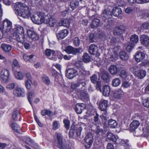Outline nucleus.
Returning <instances> with one entry per match:
<instances>
[{
    "label": "nucleus",
    "instance_id": "nucleus-1",
    "mask_svg": "<svg viewBox=\"0 0 149 149\" xmlns=\"http://www.w3.org/2000/svg\"><path fill=\"white\" fill-rule=\"evenodd\" d=\"M7 23L6 24V31L9 32V35L13 39L16 40L18 42L17 45L21 47L23 45L24 35V31L23 27L19 25H15L14 28H13L12 22L8 19H6Z\"/></svg>",
    "mask_w": 149,
    "mask_h": 149
},
{
    "label": "nucleus",
    "instance_id": "nucleus-2",
    "mask_svg": "<svg viewBox=\"0 0 149 149\" xmlns=\"http://www.w3.org/2000/svg\"><path fill=\"white\" fill-rule=\"evenodd\" d=\"M14 10L15 13L18 16L26 18L30 17L29 7L25 4L20 2L15 3Z\"/></svg>",
    "mask_w": 149,
    "mask_h": 149
},
{
    "label": "nucleus",
    "instance_id": "nucleus-3",
    "mask_svg": "<svg viewBox=\"0 0 149 149\" xmlns=\"http://www.w3.org/2000/svg\"><path fill=\"white\" fill-rule=\"evenodd\" d=\"M85 79H82L79 78L77 83H72L71 84V87L73 89H75L79 86L82 87L80 91V97L81 99L84 101L88 100H89L88 95L86 93V90L84 86L86 85Z\"/></svg>",
    "mask_w": 149,
    "mask_h": 149
},
{
    "label": "nucleus",
    "instance_id": "nucleus-4",
    "mask_svg": "<svg viewBox=\"0 0 149 149\" xmlns=\"http://www.w3.org/2000/svg\"><path fill=\"white\" fill-rule=\"evenodd\" d=\"M45 54L46 56L49 57L51 55L52 57L50 59L51 60L56 61L57 60L56 56L60 59H62L63 54L60 51L57 50H54L50 49H47L45 51Z\"/></svg>",
    "mask_w": 149,
    "mask_h": 149
},
{
    "label": "nucleus",
    "instance_id": "nucleus-5",
    "mask_svg": "<svg viewBox=\"0 0 149 149\" xmlns=\"http://www.w3.org/2000/svg\"><path fill=\"white\" fill-rule=\"evenodd\" d=\"M130 70L135 76L139 79H143L146 75L145 71L140 69L139 67L136 65L131 67Z\"/></svg>",
    "mask_w": 149,
    "mask_h": 149
},
{
    "label": "nucleus",
    "instance_id": "nucleus-6",
    "mask_svg": "<svg viewBox=\"0 0 149 149\" xmlns=\"http://www.w3.org/2000/svg\"><path fill=\"white\" fill-rule=\"evenodd\" d=\"M57 144L58 147L60 149H71V145L69 142H62V135L61 134L58 133L57 135Z\"/></svg>",
    "mask_w": 149,
    "mask_h": 149
},
{
    "label": "nucleus",
    "instance_id": "nucleus-7",
    "mask_svg": "<svg viewBox=\"0 0 149 149\" xmlns=\"http://www.w3.org/2000/svg\"><path fill=\"white\" fill-rule=\"evenodd\" d=\"M10 72L9 70L5 68L2 69L0 74V79L3 83L8 82Z\"/></svg>",
    "mask_w": 149,
    "mask_h": 149
},
{
    "label": "nucleus",
    "instance_id": "nucleus-8",
    "mask_svg": "<svg viewBox=\"0 0 149 149\" xmlns=\"http://www.w3.org/2000/svg\"><path fill=\"white\" fill-rule=\"evenodd\" d=\"M93 135L91 133H89L84 139L85 146L86 149H89L91 146L93 142Z\"/></svg>",
    "mask_w": 149,
    "mask_h": 149
},
{
    "label": "nucleus",
    "instance_id": "nucleus-9",
    "mask_svg": "<svg viewBox=\"0 0 149 149\" xmlns=\"http://www.w3.org/2000/svg\"><path fill=\"white\" fill-rule=\"evenodd\" d=\"M66 77L69 79H72L78 74L77 71L74 68H69L66 70Z\"/></svg>",
    "mask_w": 149,
    "mask_h": 149
},
{
    "label": "nucleus",
    "instance_id": "nucleus-10",
    "mask_svg": "<svg viewBox=\"0 0 149 149\" xmlns=\"http://www.w3.org/2000/svg\"><path fill=\"white\" fill-rule=\"evenodd\" d=\"M7 23L6 19H4L0 24V39H1L3 37V33H6L9 35V32H6V24Z\"/></svg>",
    "mask_w": 149,
    "mask_h": 149
},
{
    "label": "nucleus",
    "instance_id": "nucleus-11",
    "mask_svg": "<svg viewBox=\"0 0 149 149\" xmlns=\"http://www.w3.org/2000/svg\"><path fill=\"white\" fill-rule=\"evenodd\" d=\"M75 65L78 68L79 74L84 77L89 74V72L85 70L82 64L77 63H75Z\"/></svg>",
    "mask_w": 149,
    "mask_h": 149
},
{
    "label": "nucleus",
    "instance_id": "nucleus-12",
    "mask_svg": "<svg viewBox=\"0 0 149 149\" xmlns=\"http://www.w3.org/2000/svg\"><path fill=\"white\" fill-rule=\"evenodd\" d=\"M120 49V46H117L113 48L114 55H109L108 56L109 60L111 61H115L117 59L118 57V52Z\"/></svg>",
    "mask_w": 149,
    "mask_h": 149
},
{
    "label": "nucleus",
    "instance_id": "nucleus-13",
    "mask_svg": "<svg viewBox=\"0 0 149 149\" xmlns=\"http://www.w3.org/2000/svg\"><path fill=\"white\" fill-rule=\"evenodd\" d=\"M14 95L17 97H24L25 94L24 89L23 88L16 87L14 90Z\"/></svg>",
    "mask_w": 149,
    "mask_h": 149
},
{
    "label": "nucleus",
    "instance_id": "nucleus-14",
    "mask_svg": "<svg viewBox=\"0 0 149 149\" xmlns=\"http://www.w3.org/2000/svg\"><path fill=\"white\" fill-rule=\"evenodd\" d=\"M32 85L36 86L38 85L37 82L33 80L27 79L25 81V85L27 89L30 90L32 88Z\"/></svg>",
    "mask_w": 149,
    "mask_h": 149
},
{
    "label": "nucleus",
    "instance_id": "nucleus-15",
    "mask_svg": "<svg viewBox=\"0 0 149 149\" xmlns=\"http://www.w3.org/2000/svg\"><path fill=\"white\" fill-rule=\"evenodd\" d=\"M39 15H40V24L42 23H45L46 24L48 23L47 21L49 18V17L47 14H46L44 12H41Z\"/></svg>",
    "mask_w": 149,
    "mask_h": 149
},
{
    "label": "nucleus",
    "instance_id": "nucleus-16",
    "mask_svg": "<svg viewBox=\"0 0 149 149\" xmlns=\"http://www.w3.org/2000/svg\"><path fill=\"white\" fill-rule=\"evenodd\" d=\"M124 94V93L121 88L116 89L113 92V97L116 99H120Z\"/></svg>",
    "mask_w": 149,
    "mask_h": 149
},
{
    "label": "nucleus",
    "instance_id": "nucleus-17",
    "mask_svg": "<svg viewBox=\"0 0 149 149\" xmlns=\"http://www.w3.org/2000/svg\"><path fill=\"white\" fill-rule=\"evenodd\" d=\"M64 51L68 54H74L78 53L79 50L77 48H74L70 46H68L65 47Z\"/></svg>",
    "mask_w": 149,
    "mask_h": 149
},
{
    "label": "nucleus",
    "instance_id": "nucleus-18",
    "mask_svg": "<svg viewBox=\"0 0 149 149\" xmlns=\"http://www.w3.org/2000/svg\"><path fill=\"white\" fill-rule=\"evenodd\" d=\"M145 54L141 52H137L134 56L135 61L138 63L142 61L145 58Z\"/></svg>",
    "mask_w": 149,
    "mask_h": 149
},
{
    "label": "nucleus",
    "instance_id": "nucleus-19",
    "mask_svg": "<svg viewBox=\"0 0 149 149\" xmlns=\"http://www.w3.org/2000/svg\"><path fill=\"white\" fill-rule=\"evenodd\" d=\"M89 53L92 54H97L100 53V50L98 49L97 47L95 45L93 44L89 46Z\"/></svg>",
    "mask_w": 149,
    "mask_h": 149
},
{
    "label": "nucleus",
    "instance_id": "nucleus-20",
    "mask_svg": "<svg viewBox=\"0 0 149 149\" xmlns=\"http://www.w3.org/2000/svg\"><path fill=\"white\" fill-rule=\"evenodd\" d=\"M68 33V31L67 29L62 30L57 34L56 36L58 39L61 40L66 37Z\"/></svg>",
    "mask_w": 149,
    "mask_h": 149
},
{
    "label": "nucleus",
    "instance_id": "nucleus-21",
    "mask_svg": "<svg viewBox=\"0 0 149 149\" xmlns=\"http://www.w3.org/2000/svg\"><path fill=\"white\" fill-rule=\"evenodd\" d=\"M117 144L122 145V149H130L129 145L127 144V141L120 139L117 140Z\"/></svg>",
    "mask_w": 149,
    "mask_h": 149
},
{
    "label": "nucleus",
    "instance_id": "nucleus-22",
    "mask_svg": "<svg viewBox=\"0 0 149 149\" xmlns=\"http://www.w3.org/2000/svg\"><path fill=\"white\" fill-rule=\"evenodd\" d=\"M140 38L141 43L142 45L146 46L149 44V38L147 35H142Z\"/></svg>",
    "mask_w": 149,
    "mask_h": 149
},
{
    "label": "nucleus",
    "instance_id": "nucleus-23",
    "mask_svg": "<svg viewBox=\"0 0 149 149\" xmlns=\"http://www.w3.org/2000/svg\"><path fill=\"white\" fill-rule=\"evenodd\" d=\"M85 105L84 104L77 103L75 106V111L77 113L81 114L82 110L85 109Z\"/></svg>",
    "mask_w": 149,
    "mask_h": 149
},
{
    "label": "nucleus",
    "instance_id": "nucleus-24",
    "mask_svg": "<svg viewBox=\"0 0 149 149\" xmlns=\"http://www.w3.org/2000/svg\"><path fill=\"white\" fill-rule=\"evenodd\" d=\"M40 13H41V12H39L37 14H33L31 17V19L34 23L40 24V18L39 14Z\"/></svg>",
    "mask_w": 149,
    "mask_h": 149
},
{
    "label": "nucleus",
    "instance_id": "nucleus-25",
    "mask_svg": "<svg viewBox=\"0 0 149 149\" xmlns=\"http://www.w3.org/2000/svg\"><path fill=\"white\" fill-rule=\"evenodd\" d=\"M109 8H107V9H105L103 11L102 14V16L103 19H107L111 17V12Z\"/></svg>",
    "mask_w": 149,
    "mask_h": 149
},
{
    "label": "nucleus",
    "instance_id": "nucleus-26",
    "mask_svg": "<svg viewBox=\"0 0 149 149\" xmlns=\"http://www.w3.org/2000/svg\"><path fill=\"white\" fill-rule=\"evenodd\" d=\"M72 129H74V131L76 132L77 136H80L81 135V132L82 130V128L79 125H74L73 124L71 125Z\"/></svg>",
    "mask_w": 149,
    "mask_h": 149
},
{
    "label": "nucleus",
    "instance_id": "nucleus-27",
    "mask_svg": "<svg viewBox=\"0 0 149 149\" xmlns=\"http://www.w3.org/2000/svg\"><path fill=\"white\" fill-rule=\"evenodd\" d=\"M108 105V101L104 100L102 99L100 102V108L102 111L105 110Z\"/></svg>",
    "mask_w": 149,
    "mask_h": 149
},
{
    "label": "nucleus",
    "instance_id": "nucleus-28",
    "mask_svg": "<svg viewBox=\"0 0 149 149\" xmlns=\"http://www.w3.org/2000/svg\"><path fill=\"white\" fill-rule=\"evenodd\" d=\"M27 33L31 39L35 40L38 39V36L35 32L29 30L27 31Z\"/></svg>",
    "mask_w": 149,
    "mask_h": 149
},
{
    "label": "nucleus",
    "instance_id": "nucleus-29",
    "mask_svg": "<svg viewBox=\"0 0 149 149\" xmlns=\"http://www.w3.org/2000/svg\"><path fill=\"white\" fill-rule=\"evenodd\" d=\"M46 24L49 26L53 27L57 25V20L49 16Z\"/></svg>",
    "mask_w": 149,
    "mask_h": 149
},
{
    "label": "nucleus",
    "instance_id": "nucleus-30",
    "mask_svg": "<svg viewBox=\"0 0 149 149\" xmlns=\"http://www.w3.org/2000/svg\"><path fill=\"white\" fill-rule=\"evenodd\" d=\"M122 11L121 9L117 7L113 8L111 13V15H113L115 16H118L119 15L121 14Z\"/></svg>",
    "mask_w": 149,
    "mask_h": 149
},
{
    "label": "nucleus",
    "instance_id": "nucleus-31",
    "mask_svg": "<svg viewBox=\"0 0 149 149\" xmlns=\"http://www.w3.org/2000/svg\"><path fill=\"white\" fill-rule=\"evenodd\" d=\"M91 80L93 83L96 84L98 87H100V82L98 80L96 75L95 74H93L92 75L91 78Z\"/></svg>",
    "mask_w": 149,
    "mask_h": 149
},
{
    "label": "nucleus",
    "instance_id": "nucleus-32",
    "mask_svg": "<svg viewBox=\"0 0 149 149\" xmlns=\"http://www.w3.org/2000/svg\"><path fill=\"white\" fill-rule=\"evenodd\" d=\"M110 87L108 85H105L103 89V95L106 97L108 96L110 94Z\"/></svg>",
    "mask_w": 149,
    "mask_h": 149
},
{
    "label": "nucleus",
    "instance_id": "nucleus-33",
    "mask_svg": "<svg viewBox=\"0 0 149 149\" xmlns=\"http://www.w3.org/2000/svg\"><path fill=\"white\" fill-rule=\"evenodd\" d=\"M109 71L112 74H116L118 72V69L116 66L112 65L109 68Z\"/></svg>",
    "mask_w": 149,
    "mask_h": 149
},
{
    "label": "nucleus",
    "instance_id": "nucleus-34",
    "mask_svg": "<svg viewBox=\"0 0 149 149\" xmlns=\"http://www.w3.org/2000/svg\"><path fill=\"white\" fill-rule=\"evenodd\" d=\"M140 125L139 122L137 120L133 121L130 125V129L132 130H135Z\"/></svg>",
    "mask_w": 149,
    "mask_h": 149
},
{
    "label": "nucleus",
    "instance_id": "nucleus-35",
    "mask_svg": "<svg viewBox=\"0 0 149 149\" xmlns=\"http://www.w3.org/2000/svg\"><path fill=\"white\" fill-rule=\"evenodd\" d=\"M120 76L123 79H130L129 77H131L132 75L127 73L125 70H123L120 72Z\"/></svg>",
    "mask_w": 149,
    "mask_h": 149
},
{
    "label": "nucleus",
    "instance_id": "nucleus-36",
    "mask_svg": "<svg viewBox=\"0 0 149 149\" xmlns=\"http://www.w3.org/2000/svg\"><path fill=\"white\" fill-rule=\"evenodd\" d=\"M1 47L3 50L6 52H8L10 51L12 48L11 45L5 43L1 44Z\"/></svg>",
    "mask_w": 149,
    "mask_h": 149
},
{
    "label": "nucleus",
    "instance_id": "nucleus-37",
    "mask_svg": "<svg viewBox=\"0 0 149 149\" xmlns=\"http://www.w3.org/2000/svg\"><path fill=\"white\" fill-rule=\"evenodd\" d=\"M42 82L45 85H49L50 84V81L49 78L46 75H42L41 77Z\"/></svg>",
    "mask_w": 149,
    "mask_h": 149
},
{
    "label": "nucleus",
    "instance_id": "nucleus-38",
    "mask_svg": "<svg viewBox=\"0 0 149 149\" xmlns=\"http://www.w3.org/2000/svg\"><path fill=\"white\" fill-rule=\"evenodd\" d=\"M15 77L19 80H22L24 79V75L21 72H15L14 73Z\"/></svg>",
    "mask_w": 149,
    "mask_h": 149
},
{
    "label": "nucleus",
    "instance_id": "nucleus-39",
    "mask_svg": "<svg viewBox=\"0 0 149 149\" xmlns=\"http://www.w3.org/2000/svg\"><path fill=\"white\" fill-rule=\"evenodd\" d=\"M107 136L108 139L113 142H116L118 139V137L117 136H114L110 132L107 133Z\"/></svg>",
    "mask_w": 149,
    "mask_h": 149
},
{
    "label": "nucleus",
    "instance_id": "nucleus-40",
    "mask_svg": "<svg viewBox=\"0 0 149 149\" xmlns=\"http://www.w3.org/2000/svg\"><path fill=\"white\" fill-rule=\"evenodd\" d=\"M108 124L109 127L113 128L116 127L118 125L116 121L112 119H110L108 120Z\"/></svg>",
    "mask_w": 149,
    "mask_h": 149
},
{
    "label": "nucleus",
    "instance_id": "nucleus-41",
    "mask_svg": "<svg viewBox=\"0 0 149 149\" xmlns=\"http://www.w3.org/2000/svg\"><path fill=\"white\" fill-rule=\"evenodd\" d=\"M69 25L70 22L67 19L61 20L59 22V26H63L66 27H68Z\"/></svg>",
    "mask_w": 149,
    "mask_h": 149
},
{
    "label": "nucleus",
    "instance_id": "nucleus-42",
    "mask_svg": "<svg viewBox=\"0 0 149 149\" xmlns=\"http://www.w3.org/2000/svg\"><path fill=\"white\" fill-rule=\"evenodd\" d=\"M11 127L15 132L20 133L21 128L16 123H13L11 124Z\"/></svg>",
    "mask_w": 149,
    "mask_h": 149
},
{
    "label": "nucleus",
    "instance_id": "nucleus-43",
    "mask_svg": "<svg viewBox=\"0 0 149 149\" xmlns=\"http://www.w3.org/2000/svg\"><path fill=\"white\" fill-rule=\"evenodd\" d=\"M121 83V81L118 78H115L113 79L112 81V85L114 87L119 86Z\"/></svg>",
    "mask_w": 149,
    "mask_h": 149
},
{
    "label": "nucleus",
    "instance_id": "nucleus-44",
    "mask_svg": "<svg viewBox=\"0 0 149 149\" xmlns=\"http://www.w3.org/2000/svg\"><path fill=\"white\" fill-rule=\"evenodd\" d=\"M121 59L124 61L127 60L129 58V55L124 51L121 52L120 54Z\"/></svg>",
    "mask_w": 149,
    "mask_h": 149
},
{
    "label": "nucleus",
    "instance_id": "nucleus-45",
    "mask_svg": "<svg viewBox=\"0 0 149 149\" xmlns=\"http://www.w3.org/2000/svg\"><path fill=\"white\" fill-rule=\"evenodd\" d=\"M102 79L104 81L107 80L109 78V74L106 71H104L100 73Z\"/></svg>",
    "mask_w": 149,
    "mask_h": 149
},
{
    "label": "nucleus",
    "instance_id": "nucleus-46",
    "mask_svg": "<svg viewBox=\"0 0 149 149\" xmlns=\"http://www.w3.org/2000/svg\"><path fill=\"white\" fill-rule=\"evenodd\" d=\"M130 41L133 43H137L139 41L138 36L135 34L132 35L130 38Z\"/></svg>",
    "mask_w": 149,
    "mask_h": 149
},
{
    "label": "nucleus",
    "instance_id": "nucleus-47",
    "mask_svg": "<svg viewBox=\"0 0 149 149\" xmlns=\"http://www.w3.org/2000/svg\"><path fill=\"white\" fill-rule=\"evenodd\" d=\"M143 131L144 135L147 136L149 134V124L146 123L143 128Z\"/></svg>",
    "mask_w": 149,
    "mask_h": 149
},
{
    "label": "nucleus",
    "instance_id": "nucleus-48",
    "mask_svg": "<svg viewBox=\"0 0 149 149\" xmlns=\"http://www.w3.org/2000/svg\"><path fill=\"white\" fill-rule=\"evenodd\" d=\"M91 58L88 54L85 53L84 54L83 60L84 62L87 63L91 61Z\"/></svg>",
    "mask_w": 149,
    "mask_h": 149
},
{
    "label": "nucleus",
    "instance_id": "nucleus-49",
    "mask_svg": "<svg viewBox=\"0 0 149 149\" xmlns=\"http://www.w3.org/2000/svg\"><path fill=\"white\" fill-rule=\"evenodd\" d=\"M79 5V1H71L70 3V6L72 9L74 10Z\"/></svg>",
    "mask_w": 149,
    "mask_h": 149
},
{
    "label": "nucleus",
    "instance_id": "nucleus-50",
    "mask_svg": "<svg viewBox=\"0 0 149 149\" xmlns=\"http://www.w3.org/2000/svg\"><path fill=\"white\" fill-rule=\"evenodd\" d=\"M121 27H116L114 29L113 32L114 35H119L122 33L123 30L121 29Z\"/></svg>",
    "mask_w": 149,
    "mask_h": 149
},
{
    "label": "nucleus",
    "instance_id": "nucleus-51",
    "mask_svg": "<svg viewBox=\"0 0 149 149\" xmlns=\"http://www.w3.org/2000/svg\"><path fill=\"white\" fill-rule=\"evenodd\" d=\"M100 21L98 19H94L92 23L91 26L92 28H94L98 26L100 24Z\"/></svg>",
    "mask_w": 149,
    "mask_h": 149
},
{
    "label": "nucleus",
    "instance_id": "nucleus-52",
    "mask_svg": "<svg viewBox=\"0 0 149 149\" xmlns=\"http://www.w3.org/2000/svg\"><path fill=\"white\" fill-rule=\"evenodd\" d=\"M35 97V94L32 92H30L28 94V97L29 101L31 104L32 102V99L33 98Z\"/></svg>",
    "mask_w": 149,
    "mask_h": 149
},
{
    "label": "nucleus",
    "instance_id": "nucleus-53",
    "mask_svg": "<svg viewBox=\"0 0 149 149\" xmlns=\"http://www.w3.org/2000/svg\"><path fill=\"white\" fill-rule=\"evenodd\" d=\"M41 114L43 116H45L47 115L49 116H52V113L50 111L47 110H44L41 112Z\"/></svg>",
    "mask_w": 149,
    "mask_h": 149
},
{
    "label": "nucleus",
    "instance_id": "nucleus-54",
    "mask_svg": "<svg viewBox=\"0 0 149 149\" xmlns=\"http://www.w3.org/2000/svg\"><path fill=\"white\" fill-rule=\"evenodd\" d=\"M143 104L144 107L147 108H149V98H148L143 99Z\"/></svg>",
    "mask_w": 149,
    "mask_h": 149
},
{
    "label": "nucleus",
    "instance_id": "nucleus-55",
    "mask_svg": "<svg viewBox=\"0 0 149 149\" xmlns=\"http://www.w3.org/2000/svg\"><path fill=\"white\" fill-rule=\"evenodd\" d=\"M33 55L32 54L28 56L26 54H24L23 57L24 60L25 61H30V60L33 57Z\"/></svg>",
    "mask_w": 149,
    "mask_h": 149
},
{
    "label": "nucleus",
    "instance_id": "nucleus-56",
    "mask_svg": "<svg viewBox=\"0 0 149 149\" xmlns=\"http://www.w3.org/2000/svg\"><path fill=\"white\" fill-rule=\"evenodd\" d=\"M63 122L65 125V127L67 129H68L70 127V122L68 119H64Z\"/></svg>",
    "mask_w": 149,
    "mask_h": 149
},
{
    "label": "nucleus",
    "instance_id": "nucleus-57",
    "mask_svg": "<svg viewBox=\"0 0 149 149\" xmlns=\"http://www.w3.org/2000/svg\"><path fill=\"white\" fill-rule=\"evenodd\" d=\"M59 126L58 121H54L53 123V129L54 130H56L58 129Z\"/></svg>",
    "mask_w": 149,
    "mask_h": 149
},
{
    "label": "nucleus",
    "instance_id": "nucleus-58",
    "mask_svg": "<svg viewBox=\"0 0 149 149\" xmlns=\"http://www.w3.org/2000/svg\"><path fill=\"white\" fill-rule=\"evenodd\" d=\"M131 84V83L129 81H125L123 82L122 85V86L125 88H129Z\"/></svg>",
    "mask_w": 149,
    "mask_h": 149
},
{
    "label": "nucleus",
    "instance_id": "nucleus-59",
    "mask_svg": "<svg viewBox=\"0 0 149 149\" xmlns=\"http://www.w3.org/2000/svg\"><path fill=\"white\" fill-rule=\"evenodd\" d=\"M134 46V45L132 43L128 44L126 47L127 51L129 52H130Z\"/></svg>",
    "mask_w": 149,
    "mask_h": 149
},
{
    "label": "nucleus",
    "instance_id": "nucleus-60",
    "mask_svg": "<svg viewBox=\"0 0 149 149\" xmlns=\"http://www.w3.org/2000/svg\"><path fill=\"white\" fill-rule=\"evenodd\" d=\"M73 43L76 46H78L80 44V41L77 37L75 38L73 40Z\"/></svg>",
    "mask_w": 149,
    "mask_h": 149
},
{
    "label": "nucleus",
    "instance_id": "nucleus-61",
    "mask_svg": "<svg viewBox=\"0 0 149 149\" xmlns=\"http://www.w3.org/2000/svg\"><path fill=\"white\" fill-rule=\"evenodd\" d=\"M125 12L126 13L129 14L133 13V10L131 7H127L125 9Z\"/></svg>",
    "mask_w": 149,
    "mask_h": 149
},
{
    "label": "nucleus",
    "instance_id": "nucleus-62",
    "mask_svg": "<svg viewBox=\"0 0 149 149\" xmlns=\"http://www.w3.org/2000/svg\"><path fill=\"white\" fill-rule=\"evenodd\" d=\"M15 87V84L14 83H12L8 85L6 88L9 90H12Z\"/></svg>",
    "mask_w": 149,
    "mask_h": 149
},
{
    "label": "nucleus",
    "instance_id": "nucleus-63",
    "mask_svg": "<svg viewBox=\"0 0 149 149\" xmlns=\"http://www.w3.org/2000/svg\"><path fill=\"white\" fill-rule=\"evenodd\" d=\"M13 66L17 68L20 67V65L17 61L16 59H14L13 61Z\"/></svg>",
    "mask_w": 149,
    "mask_h": 149
},
{
    "label": "nucleus",
    "instance_id": "nucleus-64",
    "mask_svg": "<svg viewBox=\"0 0 149 149\" xmlns=\"http://www.w3.org/2000/svg\"><path fill=\"white\" fill-rule=\"evenodd\" d=\"M143 27L146 29H149V22H146L142 24Z\"/></svg>",
    "mask_w": 149,
    "mask_h": 149
}]
</instances>
